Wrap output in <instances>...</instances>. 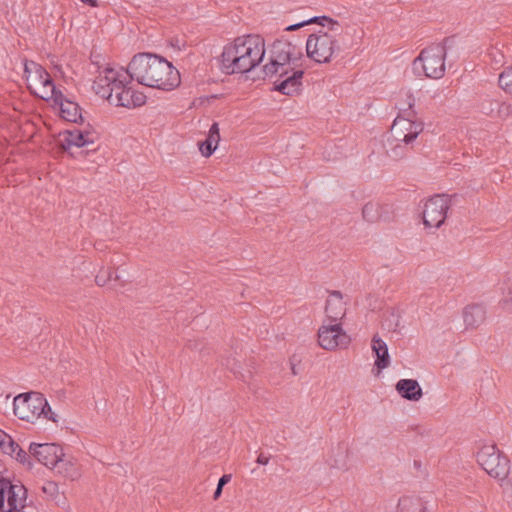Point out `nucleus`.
I'll list each match as a JSON object with an SVG mask.
<instances>
[{
	"mask_svg": "<svg viewBox=\"0 0 512 512\" xmlns=\"http://www.w3.org/2000/svg\"><path fill=\"white\" fill-rule=\"evenodd\" d=\"M129 71L138 83L165 91L178 87L181 81L179 71L169 61L148 53L135 55Z\"/></svg>",
	"mask_w": 512,
	"mask_h": 512,
	"instance_id": "obj_1",
	"label": "nucleus"
},
{
	"mask_svg": "<svg viewBox=\"0 0 512 512\" xmlns=\"http://www.w3.org/2000/svg\"><path fill=\"white\" fill-rule=\"evenodd\" d=\"M264 55L265 43L260 36H241L224 47L222 68L228 74L247 73L261 63Z\"/></svg>",
	"mask_w": 512,
	"mask_h": 512,
	"instance_id": "obj_2",
	"label": "nucleus"
},
{
	"mask_svg": "<svg viewBox=\"0 0 512 512\" xmlns=\"http://www.w3.org/2000/svg\"><path fill=\"white\" fill-rule=\"evenodd\" d=\"M13 412L19 419L34 422L41 416L54 423L58 422L57 414L52 411L46 398L37 392L17 395L13 400Z\"/></svg>",
	"mask_w": 512,
	"mask_h": 512,
	"instance_id": "obj_3",
	"label": "nucleus"
},
{
	"mask_svg": "<svg viewBox=\"0 0 512 512\" xmlns=\"http://www.w3.org/2000/svg\"><path fill=\"white\" fill-rule=\"evenodd\" d=\"M477 462L503 488L509 489L511 487L509 478L511 471L510 460L500 452L496 445L483 444L477 452Z\"/></svg>",
	"mask_w": 512,
	"mask_h": 512,
	"instance_id": "obj_4",
	"label": "nucleus"
},
{
	"mask_svg": "<svg viewBox=\"0 0 512 512\" xmlns=\"http://www.w3.org/2000/svg\"><path fill=\"white\" fill-rule=\"evenodd\" d=\"M447 50L443 43H435L421 50L413 60L412 70L416 76L440 79L446 71Z\"/></svg>",
	"mask_w": 512,
	"mask_h": 512,
	"instance_id": "obj_5",
	"label": "nucleus"
},
{
	"mask_svg": "<svg viewBox=\"0 0 512 512\" xmlns=\"http://www.w3.org/2000/svg\"><path fill=\"white\" fill-rule=\"evenodd\" d=\"M132 75L129 67L106 66L98 71L93 83L95 93L108 102L120 90L124 84H130Z\"/></svg>",
	"mask_w": 512,
	"mask_h": 512,
	"instance_id": "obj_6",
	"label": "nucleus"
},
{
	"mask_svg": "<svg viewBox=\"0 0 512 512\" xmlns=\"http://www.w3.org/2000/svg\"><path fill=\"white\" fill-rule=\"evenodd\" d=\"M328 31H319L311 34L306 41L307 56L316 63H328L332 60L333 56L339 51L337 35L339 30L334 32L327 28Z\"/></svg>",
	"mask_w": 512,
	"mask_h": 512,
	"instance_id": "obj_7",
	"label": "nucleus"
},
{
	"mask_svg": "<svg viewBox=\"0 0 512 512\" xmlns=\"http://www.w3.org/2000/svg\"><path fill=\"white\" fill-rule=\"evenodd\" d=\"M24 75L29 90L43 100H50L59 90L48 72L34 61H25Z\"/></svg>",
	"mask_w": 512,
	"mask_h": 512,
	"instance_id": "obj_8",
	"label": "nucleus"
},
{
	"mask_svg": "<svg viewBox=\"0 0 512 512\" xmlns=\"http://www.w3.org/2000/svg\"><path fill=\"white\" fill-rule=\"evenodd\" d=\"M318 343L327 351L346 349L351 343V337L340 323H323L318 329Z\"/></svg>",
	"mask_w": 512,
	"mask_h": 512,
	"instance_id": "obj_9",
	"label": "nucleus"
},
{
	"mask_svg": "<svg viewBox=\"0 0 512 512\" xmlns=\"http://www.w3.org/2000/svg\"><path fill=\"white\" fill-rule=\"evenodd\" d=\"M450 209V199L446 195L429 198L423 209V223L427 228L437 229L444 222Z\"/></svg>",
	"mask_w": 512,
	"mask_h": 512,
	"instance_id": "obj_10",
	"label": "nucleus"
},
{
	"mask_svg": "<svg viewBox=\"0 0 512 512\" xmlns=\"http://www.w3.org/2000/svg\"><path fill=\"white\" fill-rule=\"evenodd\" d=\"M26 489L23 485L12 484L0 479V512H13L25 507Z\"/></svg>",
	"mask_w": 512,
	"mask_h": 512,
	"instance_id": "obj_11",
	"label": "nucleus"
},
{
	"mask_svg": "<svg viewBox=\"0 0 512 512\" xmlns=\"http://www.w3.org/2000/svg\"><path fill=\"white\" fill-rule=\"evenodd\" d=\"M292 46L286 42H278L273 45L269 63L264 66V73L268 77L283 75L285 71L294 68L291 58Z\"/></svg>",
	"mask_w": 512,
	"mask_h": 512,
	"instance_id": "obj_12",
	"label": "nucleus"
},
{
	"mask_svg": "<svg viewBox=\"0 0 512 512\" xmlns=\"http://www.w3.org/2000/svg\"><path fill=\"white\" fill-rule=\"evenodd\" d=\"M423 131V123L412 119L410 116L399 115L393 121L391 126L392 137L405 144L412 143Z\"/></svg>",
	"mask_w": 512,
	"mask_h": 512,
	"instance_id": "obj_13",
	"label": "nucleus"
},
{
	"mask_svg": "<svg viewBox=\"0 0 512 512\" xmlns=\"http://www.w3.org/2000/svg\"><path fill=\"white\" fill-rule=\"evenodd\" d=\"M146 95L130 84H124L112 97L109 104L116 107L135 109L146 103Z\"/></svg>",
	"mask_w": 512,
	"mask_h": 512,
	"instance_id": "obj_14",
	"label": "nucleus"
},
{
	"mask_svg": "<svg viewBox=\"0 0 512 512\" xmlns=\"http://www.w3.org/2000/svg\"><path fill=\"white\" fill-rule=\"evenodd\" d=\"M29 452L43 465L48 468L54 467L64 457L63 449L54 443H32L29 447Z\"/></svg>",
	"mask_w": 512,
	"mask_h": 512,
	"instance_id": "obj_15",
	"label": "nucleus"
},
{
	"mask_svg": "<svg viewBox=\"0 0 512 512\" xmlns=\"http://www.w3.org/2000/svg\"><path fill=\"white\" fill-rule=\"evenodd\" d=\"M304 71L292 68L285 71L283 75H274V89L283 95L292 96L300 92Z\"/></svg>",
	"mask_w": 512,
	"mask_h": 512,
	"instance_id": "obj_16",
	"label": "nucleus"
},
{
	"mask_svg": "<svg viewBox=\"0 0 512 512\" xmlns=\"http://www.w3.org/2000/svg\"><path fill=\"white\" fill-rule=\"evenodd\" d=\"M97 134L88 130L72 129L66 130L60 135V144L64 150L70 151L73 148H81L93 144Z\"/></svg>",
	"mask_w": 512,
	"mask_h": 512,
	"instance_id": "obj_17",
	"label": "nucleus"
},
{
	"mask_svg": "<svg viewBox=\"0 0 512 512\" xmlns=\"http://www.w3.org/2000/svg\"><path fill=\"white\" fill-rule=\"evenodd\" d=\"M348 298L340 291L329 292L325 303V315L331 322L339 323L347 311Z\"/></svg>",
	"mask_w": 512,
	"mask_h": 512,
	"instance_id": "obj_18",
	"label": "nucleus"
},
{
	"mask_svg": "<svg viewBox=\"0 0 512 512\" xmlns=\"http://www.w3.org/2000/svg\"><path fill=\"white\" fill-rule=\"evenodd\" d=\"M56 106L59 108L60 116L69 122H77L81 118V109L77 103L66 99L59 89L53 98H51Z\"/></svg>",
	"mask_w": 512,
	"mask_h": 512,
	"instance_id": "obj_19",
	"label": "nucleus"
},
{
	"mask_svg": "<svg viewBox=\"0 0 512 512\" xmlns=\"http://www.w3.org/2000/svg\"><path fill=\"white\" fill-rule=\"evenodd\" d=\"M395 390L403 399L408 401L417 402L423 396L422 388L415 379H400L395 385Z\"/></svg>",
	"mask_w": 512,
	"mask_h": 512,
	"instance_id": "obj_20",
	"label": "nucleus"
},
{
	"mask_svg": "<svg viewBox=\"0 0 512 512\" xmlns=\"http://www.w3.org/2000/svg\"><path fill=\"white\" fill-rule=\"evenodd\" d=\"M371 348L376 357L374 363L377 369L376 374L379 375L382 372V370L389 367L391 363L388 347L387 344L380 337L374 336L372 338Z\"/></svg>",
	"mask_w": 512,
	"mask_h": 512,
	"instance_id": "obj_21",
	"label": "nucleus"
},
{
	"mask_svg": "<svg viewBox=\"0 0 512 512\" xmlns=\"http://www.w3.org/2000/svg\"><path fill=\"white\" fill-rule=\"evenodd\" d=\"M462 316L466 329H476L484 323L486 310L482 305L471 304L463 309Z\"/></svg>",
	"mask_w": 512,
	"mask_h": 512,
	"instance_id": "obj_22",
	"label": "nucleus"
},
{
	"mask_svg": "<svg viewBox=\"0 0 512 512\" xmlns=\"http://www.w3.org/2000/svg\"><path fill=\"white\" fill-rule=\"evenodd\" d=\"M0 449L3 453L17 459L21 463H24L26 460V453L12 439V437L3 430L0 432Z\"/></svg>",
	"mask_w": 512,
	"mask_h": 512,
	"instance_id": "obj_23",
	"label": "nucleus"
},
{
	"mask_svg": "<svg viewBox=\"0 0 512 512\" xmlns=\"http://www.w3.org/2000/svg\"><path fill=\"white\" fill-rule=\"evenodd\" d=\"M311 23H318L323 28H329L330 30H332L334 32H337L339 30V23L336 20L329 18L327 16L312 17V18L302 21L300 23L290 25L286 28V30L294 31V30H297V29H299L305 25L311 24Z\"/></svg>",
	"mask_w": 512,
	"mask_h": 512,
	"instance_id": "obj_24",
	"label": "nucleus"
},
{
	"mask_svg": "<svg viewBox=\"0 0 512 512\" xmlns=\"http://www.w3.org/2000/svg\"><path fill=\"white\" fill-rule=\"evenodd\" d=\"M54 469L63 476L76 479L79 476L78 470L75 463L72 460L61 458L60 462L54 467Z\"/></svg>",
	"mask_w": 512,
	"mask_h": 512,
	"instance_id": "obj_25",
	"label": "nucleus"
},
{
	"mask_svg": "<svg viewBox=\"0 0 512 512\" xmlns=\"http://www.w3.org/2000/svg\"><path fill=\"white\" fill-rule=\"evenodd\" d=\"M362 213L366 220L374 222L380 218L379 205L377 203H367L363 207Z\"/></svg>",
	"mask_w": 512,
	"mask_h": 512,
	"instance_id": "obj_26",
	"label": "nucleus"
},
{
	"mask_svg": "<svg viewBox=\"0 0 512 512\" xmlns=\"http://www.w3.org/2000/svg\"><path fill=\"white\" fill-rule=\"evenodd\" d=\"M499 86L506 93H510L512 91V75L509 67L500 73Z\"/></svg>",
	"mask_w": 512,
	"mask_h": 512,
	"instance_id": "obj_27",
	"label": "nucleus"
},
{
	"mask_svg": "<svg viewBox=\"0 0 512 512\" xmlns=\"http://www.w3.org/2000/svg\"><path fill=\"white\" fill-rule=\"evenodd\" d=\"M403 95L406 97V106L407 107H405V105H402L400 107V109L403 110L404 112L407 111V115L408 116H412V114H413L412 108L415 105V97L413 96V94L409 90L404 91Z\"/></svg>",
	"mask_w": 512,
	"mask_h": 512,
	"instance_id": "obj_28",
	"label": "nucleus"
},
{
	"mask_svg": "<svg viewBox=\"0 0 512 512\" xmlns=\"http://www.w3.org/2000/svg\"><path fill=\"white\" fill-rule=\"evenodd\" d=\"M206 139L212 141L213 145L218 146L220 141V129L217 122L211 125Z\"/></svg>",
	"mask_w": 512,
	"mask_h": 512,
	"instance_id": "obj_29",
	"label": "nucleus"
},
{
	"mask_svg": "<svg viewBox=\"0 0 512 512\" xmlns=\"http://www.w3.org/2000/svg\"><path fill=\"white\" fill-rule=\"evenodd\" d=\"M218 146L213 145L212 141L205 140L199 143V150L204 157H210Z\"/></svg>",
	"mask_w": 512,
	"mask_h": 512,
	"instance_id": "obj_30",
	"label": "nucleus"
},
{
	"mask_svg": "<svg viewBox=\"0 0 512 512\" xmlns=\"http://www.w3.org/2000/svg\"><path fill=\"white\" fill-rule=\"evenodd\" d=\"M113 272L109 269H102L97 275H96V283L99 286L106 285L109 281L113 278Z\"/></svg>",
	"mask_w": 512,
	"mask_h": 512,
	"instance_id": "obj_31",
	"label": "nucleus"
},
{
	"mask_svg": "<svg viewBox=\"0 0 512 512\" xmlns=\"http://www.w3.org/2000/svg\"><path fill=\"white\" fill-rule=\"evenodd\" d=\"M231 480L230 474H224L218 481L217 488L214 492L213 498L218 499L222 493L223 486L226 485Z\"/></svg>",
	"mask_w": 512,
	"mask_h": 512,
	"instance_id": "obj_32",
	"label": "nucleus"
},
{
	"mask_svg": "<svg viewBox=\"0 0 512 512\" xmlns=\"http://www.w3.org/2000/svg\"><path fill=\"white\" fill-rule=\"evenodd\" d=\"M269 456H266L264 454H260L258 457H257V460L256 462L260 465H267L269 463Z\"/></svg>",
	"mask_w": 512,
	"mask_h": 512,
	"instance_id": "obj_33",
	"label": "nucleus"
},
{
	"mask_svg": "<svg viewBox=\"0 0 512 512\" xmlns=\"http://www.w3.org/2000/svg\"><path fill=\"white\" fill-rule=\"evenodd\" d=\"M43 490L44 492H53L56 490V485L52 482H49L43 487Z\"/></svg>",
	"mask_w": 512,
	"mask_h": 512,
	"instance_id": "obj_34",
	"label": "nucleus"
},
{
	"mask_svg": "<svg viewBox=\"0 0 512 512\" xmlns=\"http://www.w3.org/2000/svg\"><path fill=\"white\" fill-rule=\"evenodd\" d=\"M82 3L87 4L91 7H97L98 6V0H80Z\"/></svg>",
	"mask_w": 512,
	"mask_h": 512,
	"instance_id": "obj_35",
	"label": "nucleus"
},
{
	"mask_svg": "<svg viewBox=\"0 0 512 512\" xmlns=\"http://www.w3.org/2000/svg\"><path fill=\"white\" fill-rule=\"evenodd\" d=\"M498 55H499L500 57H503V55H502L499 51H495V52H493V54H492L493 60H494L495 64H502V63H503V61H502V60H497V56H498Z\"/></svg>",
	"mask_w": 512,
	"mask_h": 512,
	"instance_id": "obj_36",
	"label": "nucleus"
},
{
	"mask_svg": "<svg viewBox=\"0 0 512 512\" xmlns=\"http://www.w3.org/2000/svg\"><path fill=\"white\" fill-rule=\"evenodd\" d=\"M13 512H23L22 509H18V511H13Z\"/></svg>",
	"mask_w": 512,
	"mask_h": 512,
	"instance_id": "obj_37",
	"label": "nucleus"
}]
</instances>
